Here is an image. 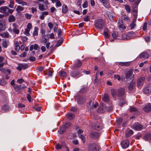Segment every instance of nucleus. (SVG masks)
<instances>
[{
    "instance_id": "nucleus-1",
    "label": "nucleus",
    "mask_w": 151,
    "mask_h": 151,
    "mask_svg": "<svg viewBox=\"0 0 151 151\" xmlns=\"http://www.w3.org/2000/svg\"><path fill=\"white\" fill-rule=\"evenodd\" d=\"M111 93L112 96L114 97L116 96L118 97L123 96L125 94V90L124 88H120L116 90L114 89H111Z\"/></svg>"
},
{
    "instance_id": "nucleus-2",
    "label": "nucleus",
    "mask_w": 151,
    "mask_h": 151,
    "mask_svg": "<svg viewBox=\"0 0 151 151\" xmlns=\"http://www.w3.org/2000/svg\"><path fill=\"white\" fill-rule=\"evenodd\" d=\"M29 105H31L33 108L37 111H39L41 110V107L37 106L34 98L31 93H29Z\"/></svg>"
},
{
    "instance_id": "nucleus-3",
    "label": "nucleus",
    "mask_w": 151,
    "mask_h": 151,
    "mask_svg": "<svg viewBox=\"0 0 151 151\" xmlns=\"http://www.w3.org/2000/svg\"><path fill=\"white\" fill-rule=\"evenodd\" d=\"M95 26L97 28L101 29L105 26V23L103 20L99 19L96 22Z\"/></svg>"
},
{
    "instance_id": "nucleus-4",
    "label": "nucleus",
    "mask_w": 151,
    "mask_h": 151,
    "mask_svg": "<svg viewBox=\"0 0 151 151\" xmlns=\"http://www.w3.org/2000/svg\"><path fill=\"white\" fill-rule=\"evenodd\" d=\"M99 147L96 144L92 143L88 145V150L89 151H99Z\"/></svg>"
},
{
    "instance_id": "nucleus-5",
    "label": "nucleus",
    "mask_w": 151,
    "mask_h": 151,
    "mask_svg": "<svg viewBox=\"0 0 151 151\" xmlns=\"http://www.w3.org/2000/svg\"><path fill=\"white\" fill-rule=\"evenodd\" d=\"M134 75L133 74L132 70H130L127 73L126 78L127 81H132L133 80Z\"/></svg>"
},
{
    "instance_id": "nucleus-6",
    "label": "nucleus",
    "mask_w": 151,
    "mask_h": 151,
    "mask_svg": "<svg viewBox=\"0 0 151 151\" xmlns=\"http://www.w3.org/2000/svg\"><path fill=\"white\" fill-rule=\"evenodd\" d=\"M44 4L38 3L39 5V9L42 11L45 10L48 8L47 4H49V2L47 0L44 1Z\"/></svg>"
},
{
    "instance_id": "nucleus-7",
    "label": "nucleus",
    "mask_w": 151,
    "mask_h": 151,
    "mask_svg": "<svg viewBox=\"0 0 151 151\" xmlns=\"http://www.w3.org/2000/svg\"><path fill=\"white\" fill-rule=\"evenodd\" d=\"M12 32L14 33L17 35H18L19 33V26L16 23H14L12 24Z\"/></svg>"
},
{
    "instance_id": "nucleus-8",
    "label": "nucleus",
    "mask_w": 151,
    "mask_h": 151,
    "mask_svg": "<svg viewBox=\"0 0 151 151\" xmlns=\"http://www.w3.org/2000/svg\"><path fill=\"white\" fill-rule=\"evenodd\" d=\"M76 100L78 104L82 105L85 102L86 99L82 96H78L76 97Z\"/></svg>"
},
{
    "instance_id": "nucleus-9",
    "label": "nucleus",
    "mask_w": 151,
    "mask_h": 151,
    "mask_svg": "<svg viewBox=\"0 0 151 151\" xmlns=\"http://www.w3.org/2000/svg\"><path fill=\"white\" fill-rule=\"evenodd\" d=\"M87 106L88 110H91L93 108H96L98 106V104L97 103H96L93 105V102L91 100L87 104Z\"/></svg>"
},
{
    "instance_id": "nucleus-10",
    "label": "nucleus",
    "mask_w": 151,
    "mask_h": 151,
    "mask_svg": "<svg viewBox=\"0 0 151 151\" xmlns=\"http://www.w3.org/2000/svg\"><path fill=\"white\" fill-rule=\"evenodd\" d=\"M70 75L72 77L77 78L81 76L80 72L78 70H74L71 72Z\"/></svg>"
},
{
    "instance_id": "nucleus-11",
    "label": "nucleus",
    "mask_w": 151,
    "mask_h": 151,
    "mask_svg": "<svg viewBox=\"0 0 151 151\" xmlns=\"http://www.w3.org/2000/svg\"><path fill=\"white\" fill-rule=\"evenodd\" d=\"M143 92L146 94L150 93L151 92V84H149L146 86L143 89Z\"/></svg>"
},
{
    "instance_id": "nucleus-12",
    "label": "nucleus",
    "mask_w": 151,
    "mask_h": 151,
    "mask_svg": "<svg viewBox=\"0 0 151 151\" xmlns=\"http://www.w3.org/2000/svg\"><path fill=\"white\" fill-rule=\"evenodd\" d=\"M6 29V22L4 19L0 20V32Z\"/></svg>"
},
{
    "instance_id": "nucleus-13",
    "label": "nucleus",
    "mask_w": 151,
    "mask_h": 151,
    "mask_svg": "<svg viewBox=\"0 0 151 151\" xmlns=\"http://www.w3.org/2000/svg\"><path fill=\"white\" fill-rule=\"evenodd\" d=\"M118 25L119 29L121 31H123L126 29V27L124 26L122 21L121 19L119 20Z\"/></svg>"
},
{
    "instance_id": "nucleus-14",
    "label": "nucleus",
    "mask_w": 151,
    "mask_h": 151,
    "mask_svg": "<svg viewBox=\"0 0 151 151\" xmlns=\"http://www.w3.org/2000/svg\"><path fill=\"white\" fill-rule=\"evenodd\" d=\"M132 128L137 130H140L142 129L143 126L141 124L136 123L133 125Z\"/></svg>"
},
{
    "instance_id": "nucleus-15",
    "label": "nucleus",
    "mask_w": 151,
    "mask_h": 151,
    "mask_svg": "<svg viewBox=\"0 0 151 151\" xmlns=\"http://www.w3.org/2000/svg\"><path fill=\"white\" fill-rule=\"evenodd\" d=\"M145 78L141 77L139 78L137 81V87L139 88L143 86L145 81Z\"/></svg>"
},
{
    "instance_id": "nucleus-16",
    "label": "nucleus",
    "mask_w": 151,
    "mask_h": 151,
    "mask_svg": "<svg viewBox=\"0 0 151 151\" xmlns=\"http://www.w3.org/2000/svg\"><path fill=\"white\" fill-rule=\"evenodd\" d=\"M129 142L127 140H125L121 143V145L124 149L127 148L129 146Z\"/></svg>"
},
{
    "instance_id": "nucleus-17",
    "label": "nucleus",
    "mask_w": 151,
    "mask_h": 151,
    "mask_svg": "<svg viewBox=\"0 0 151 151\" xmlns=\"http://www.w3.org/2000/svg\"><path fill=\"white\" fill-rule=\"evenodd\" d=\"M28 65L26 64H19L17 68L18 70L21 71L22 69H24L27 68Z\"/></svg>"
},
{
    "instance_id": "nucleus-18",
    "label": "nucleus",
    "mask_w": 151,
    "mask_h": 151,
    "mask_svg": "<svg viewBox=\"0 0 151 151\" xmlns=\"http://www.w3.org/2000/svg\"><path fill=\"white\" fill-rule=\"evenodd\" d=\"M143 110L146 112H149L151 110V104H147L143 108Z\"/></svg>"
},
{
    "instance_id": "nucleus-19",
    "label": "nucleus",
    "mask_w": 151,
    "mask_h": 151,
    "mask_svg": "<svg viewBox=\"0 0 151 151\" xmlns=\"http://www.w3.org/2000/svg\"><path fill=\"white\" fill-rule=\"evenodd\" d=\"M48 35H42V38L41 40V42L42 43H45L49 39Z\"/></svg>"
},
{
    "instance_id": "nucleus-20",
    "label": "nucleus",
    "mask_w": 151,
    "mask_h": 151,
    "mask_svg": "<svg viewBox=\"0 0 151 151\" xmlns=\"http://www.w3.org/2000/svg\"><path fill=\"white\" fill-rule=\"evenodd\" d=\"M102 100L105 102L108 103L109 101V97L107 94H104L102 98Z\"/></svg>"
},
{
    "instance_id": "nucleus-21",
    "label": "nucleus",
    "mask_w": 151,
    "mask_h": 151,
    "mask_svg": "<svg viewBox=\"0 0 151 151\" xmlns=\"http://www.w3.org/2000/svg\"><path fill=\"white\" fill-rule=\"evenodd\" d=\"M149 57V55L146 52H142L139 55V58H140L147 59Z\"/></svg>"
},
{
    "instance_id": "nucleus-22",
    "label": "nucleus",
    "mask_w": 151,
    "mask_h": 151,
    "mask_svg": "<svg viewBox=\"0 0 151 151\" xmlns=\"http://www.w3.org/2000/svg\"><path fill=\"white\" fill-rule=\"evenodd\" d=\"M8 7L3 6L0 8V12L7 14V9Z\"/></svg>"
},
{
    "instance_id": "nucleus-23",
    "label": "nucleus",
    "mask_w": 151,
    "mask_h": 151,
    "mask_svg": "<svg viewBox=\"0 0 151 151\" xmlns=\"http://www.w3.org/2000/svg\"><path fill=\"white\" fill-rule=\"evenodd\" d=\"M109 30L107 27L104 28V34L105 37L108 38L110 36V35L109 34Z\"/></svg>"
},
{
    "instance_id": "nucleus-24",
    "label": "nucleus",
    "mask_w": 151,
    "mask_h": 151,
    "mask_svg": "<svg viewBox=\"0 0 151 151\" xmlns=\"http://www.w3.org/2000/svg\"><path fill=\"white\" fill-rule=\"evenodd\" d=\"M0 35L2 37L5 38H8L10 36L9 34L7 32H4L1 33Z\"/></svg>"
},
{
    "instance_id": "nucleus-25",
    "label": "nucleus",
    "mask_w": 151,
    "mask_h": 151,
    "mask_svg": "<svg viewBox=\"0 0 151 151\" xmlns=\"http://www.w3.org/2000/svg\"><path fill=\"white\" fill-rule=\"evenodd\" d=\"M133 133V131L132 129H129L127 130L126 133V136L127 137H128Z\"/></svg>"
},
{
    "instance_id": "nucleus-26",
    "label": "nucleus",
    "mask_w": 151,
    "mask_h": 151,
    "mask_svg": "<svg viewBox=\"0 0 151 151\" xmlns=\"http://www.w3.org/2000/svg\"><path fill=\"white\" fill-rule=\"evenodd\" d=\"M104 5L106 8L109 7V4L107 0H99Z\"/></svg>"
},
{
    "instance_id": "nucleus-27",
    "label": "nucleus",
    "mask_w": 151,
    "mask_h": 151,
    "mask_svg": "<svg viewBox=\"0 0 151 151\" xmlns=\"http://www.w3.org/2000/svg\"><path fill=\"white\" fill-rule=\"evenodd\" d=\"M8 21L9 22H14L16 20L15 17L13 15H11L8 18Z\"/></svg>"
},
{
    "instance_id": "nucleus-28",
    "label": "nucleus",
    "mask_w": 151,
    "mask_h": 151,
    "mask_svg": "<svg viewBox=\"0 0 151 151\" xmlns=\"http://www.w3.org/2000/svg\"><path fill=\"white\" fill-rule=\"evenodd\" d=\"M21 87V85H18L17 84H16L13 87V88L17 92H20L21 91H20V87Z\"/></svg>"
},
{
    "instance_id": "nucleus-29",
    "label": "nucleus",
    "mask_w": 151,
    "mask_h": 151,
    "mask_svg": "<svg viewBox=\"0 0 151 151\" xmlns=\"http://www.w3.org/2000/svg\"><path fill=\"white\" fill-rule=\"evenodd\" d=\"M68 10L67 6L65 4H63L62 6V12L64 14L66 13Z\"/></svg>"
},
{
    "instance_id": "nucleus-30",
    "label": "nucleus",
    "mask_w": 151,
    "mask_h": 151,
    "mask_svg": "<svg viewBox=\"0 0 151 151\" xmlns=\"http://www.w3.org/2000/svg\"><path fill=\"white\" fill-rule=\"evenodd\" d=\"M136 83L133 82L131 84H130L128 86V88L130 91H132L134 88L135 86Z\"/></svg>"
},
{
    "instance_id": "nucleus-31",
    "label": "nucleus",
    "mask_w": 151,
    "mask_h": 151,
    "mask_svg": "<svg viewBox=\"0 0 151 151\" xmlns=\"http://www.w3.org/2000/svg\"><path fill=\"white\" fill-rule=\"evenodd\" d=\"M130 62H120L119 63V64L121 66H127L130 65Z\"/></svg>"
},
{
    "instance_id": "nucleus-32",
    "label": "nucleus",
    "mask_w": 151,
    "mask_h": 151,
    "mask_svg": "<svg viewBox=\"0 0 151 151\" xmlns=\"http://www.w3.org/2000/svg\"><path fill=\"white\" fill-rule=\"evenodd\" d=\"M38 47V45L37 44H35L34 45H31L30 46V51H32L33 49L35 50H37Z\"/></svg>"
},
{
    "instance_id": "nucleus-33",
    "label": "nucleus",
    "mask_w": 151,
    "mask_h": 151,
    "mask_svg": "<svg viewBox=\"0 0 151 151\" xmlns=\"http://www.w3.org/2000/svg\"><path fill=\"white\" fill-rule=\"evenodd\" d=\"M66 130L65 128V127L63 126L62 127H60L59 129L58 130V132L59 133L62 134L65 132Z\"/></svg>"
},
{
    "instance_id": "nucleus-34",
    "label": "nucleus",
    "mask_w": 151,
    "mask_h": 151,
    "mask_svg": "<svg viewBox=\"0 0 151 151\" xmlns=\"http://www.w3.org/2000/svg\"><path fill=\"white\" fill-rule=\"evenodd\" d=\"M82 65V63L81 62L80 60H78L75 65L74 68H76V67L78 68L80 67Z\"/></svg>"
},
{
    "instance_id": "nucleus-35",
    "label": "nucleus",
    "mask_w": 151,
    "mask_h": 151,
    "mask_svg": "<svg viewBox=\"0 0 151 151\" xmlns=\"http://www.w3.org/2000/svg\"><path fill=\"white\" fill-rule=\"evenodd\" d=\"M144 139L146 141L151 140V134H146L144 137Z\"/></svg>"
},
{
    "instance_id": "nucleus-36",
    "label": "nucleus",
    "mask_w": 151,
    "mask_h": 151,
    "mask_svg": "<svg viewBox=\"0 0 151 151\" xmlns=\"http://www.w3.org/2000/svg\"><path fill=\"white\" fill-rule=\"evenodd\" d=\"M74 115L72 113L68 114L66 115L67 117L69 119L71 120L74 118Z\"/></svg>"
},
{
    "instance_id": "nucleus-37",
    "label": "nucleus",
    "mask_w": 151,
    "mask_h": 151,
    "mask_svg": "<svg viewBox=\"0 0 151 151\" xmlns=\"http://www.w3.org/2000/svg\"><path fill=\"white\" fill-rule=\"evenodd\" d=\"M121 18L122 20H124L127 22H129L130 21L129 17L126 15H122Z\"/></svg>"
},
{
    "instance_id": "nucleus-38",
    "label": "nucleus",
    "mask_w": 151,
    "mask_h": 151,
    "mask_svg": "<svg viewBox=\"0 0 151 151\" xmlns=\"http://www.w3.org/2000/svg\"><path fill=\"white\" fill-rule=\"evenodd\" d=\"M39 30L38 28L37 27L34 28V30L33 32V36H37L38 35V31Z\"/></svg>"
},
{
    "instance_id": "nucleus-39",
    "label": "nucleus",
    "mask_w": 151,
    "mask_h": 151,
    "mask_svg": "<svg viewBox=\"0 0 151 151\" xmlns=\"http://www.w3.org/2000/svg\"><path fill=\"white\" fill-rule=\"evenodd\" d=\"M91 137L94 138H97L99 137V134L96 132H93L91 133Z\"/></svg>"
},
{
    "instance_id": "nucleus-40",
    "label": "nucleus",
    "mask_w": 151,
    "mask_h": 151,
    "mask_svg": "<svg viewBox=\"0 0 151 151\" xmlns=\"http://www.w3.org/2000/svg\"><path fill=\"white\" fill-rule=\"evenodd\" d=\"M9 3L10 4L8 6L9 7L11 8H13L14 4V0H10Z\"/></svg>"
},
{
    "instance_id": "nucleus-41",
    "label": "nucleus",
    "mask_w": 151,
    "mask_h": 151,
    "mask_svg": "<svg viewBox=\"0 0 151 151\" xmlns=\"http://www.w3.org/2000/svg\"><path fill=\"white\" fill-rule=\"evenodd\" d=\"M124 6L127 12L128 13H130L131 11L130 6L128 5H124Z\"/></svg>"
},
{
    "instance_id": "nucleus-42",
    "label": "nucleus",
    "mask_w": 151,
    "mask_h": 151,
    "mask_svg": "<svg viewBox=\"0 0 151 151\" xmlns=\"http://www.w3.org/2000/svg\"><path fill=\"white\" fill-rule=\"evenodd\" d=\"M102 128V125L101 124H96L95 125L94 129L97 130H99Z\"/></svg>"
},
{
    "instance_id": "nucleus-43",
    "label": "nucleus",
    "mask_w": 151,
    "mask_h": 151,
    "mask_svg": "<svg viewBox=\"0 0 151 151\" xmlns=\"http://www.w3.org/2000/svg\"><path fill=\"white\" fill-rule=\"evenodd\" d=\"M118 33L116 32H114L111 34V36L113 39H115L117 38L118 37Z\"/></svg>"
},
{
    "instance_id": "nucleus-44",
    "label": "nucleus",
    "mask_w": 151,
    "mask_h": 151,
    "mask_svg": "<svg viewBox=\"0 0 151 151\" xmlns=\"http://www.w3.org/2000/svg\"><path fill=\"white\" fill-rule=\"evenodd\" d=\"M78 137L80 138L82 140L83 143H85V137L82 134H78Z\"/></svg>"
},
{
    "instance_id": "nucleus-45",
    "label": "nucleus",
    "mask_w": 151,
    "mask_h": 151,
    "mask_svg": "<svg viewBox=\"0 0 151 151\" xmlns=\"http://www.w3.org/2000/svg\"><path fill=\"white\" fill-rule=\"evenodd\" d=\"M71 124L69 122H66L65 124L63 125V127H65V129H67L71 127Z\"/></svg>"
},
{
    "instance_id": "nucleus-46",
    "label": "nucleus",
    "mask_w": 151,
    "mask_h": 151,
    "mask_svg": "<svg viewBox=\"0 0 151 151\" xmlns=\"http://www.w3.org/2000/svg\"><path fill=\"white\" fill-rule=\"evenodd\" d=\"M23 9L24 8L23 7L20 6H18L16 9V10L18 12H19L20 11H22Z\"/></svg>"
},
{
    "instance_id": "nucleus-47",
    "label": "nucleus",
    "mask_w": 151,
    "mask_h": 151,
    "mask_svg": "<svg viewBox=\"0 0 151 151\" xmlns=\"http://www.w3.org/2000/svg\"><path fill=\"white\" fill-rule=\"evenodd\" d=\"M44 69V68L42 66H40L36 68V70L38 72H40L42 71Z\"/></svg>"
},
{
    "instance_id": "nucleus-48",
    "label": "nucleus",
    "mask_w": 151,
    "mask_h": 151,
    "mask_svg": "<svg viewBox=\"0 0 151 151\" xmlns=\"http://www.w3.org/2000/svg\"><path fill=\"white\" fill-rule=\"evenodd\" d=\"M126 100L124 98L121 99L120 100L119 104L120 106H122L126 103Z\"/></svg>"
},
{
    "instance_id": "nucleus-49",
    "label": "nucleus",
    "mask_w": 151,
    "mask_h": 151,
    "mask_svg": "<svg viewBox=\"0 0 151 151\" xmlns=\"http://www.w3.org/2000/svg\"><path fill=\"white\" fill-rule=\"evenodd\" d=\"M60 75V76L63 77H65L66 76V73L64 71H62L59 72Z\"/></svg>"
},
{
    "instance_id": "nucleus-50",
    "label": "nucleus",
    "mask_w": 151,
    "mask_h": 151,
    "mask_svg": "<svg viewBox=\"0 0 151 151\" xmlns=\"http://www.w3.org/2000/svg\"><path fill=\"white\" fill-rule=\"evenodd\" d=\"M139 2H135L134 4L132 5V8L133 9V10H136V9L137 8V6L139 4Z\"/></svg>"
},
{
    "instance_id": "nucleus-51",
    "label": "nucleus",
    "mask_w": 151,
    "mask_h": 151,
    "mask_svg": "<svg viewBox=\"0 0 151 151\" xmlns=\"http://www.w3.org/2000/svg\"><path fill=\"white\" fill-rule=\"evenodd\" d=\"M129 110L131 112H136L137 113L138 112L137 109L134 107H131Z\"/></svg>"
},
{
    "instance_id": "nucleus-52",
    "label": "nucleus",
    "mask_w": 151,
    "mask_h": 151,
    "mask_svg": "<svg viewBox=\"0 0 151 151\" xmlns=\"http://www.w3.org/2000/svg\"><path fill=\"white\" fill-rule=\"evenodd\" d=\"M56 149L57 150L61 149L62 147V145L60 144L59 143L57 144L55 146Z\"/></svg>"
},
{
    "instance_id": "nucleus-53",
    "label": "nucleus",
    "mask_w": 151,
    "mask_h": 151,
    "mask_svg": "<svg viewBox=\"0 0 151 151\" xmlns=\"http://www.w3.org/2000/svg\"><path fill=\"white\" fill-rule=\"evenodd\" d=\"M24 34L27 36L28 35V24L27 25V28L25 29V30L24 32Z\"/></svg>"
},
{
    "instance_id": "nucleus-54",
    "label": "nucleus",
    "mask_w": 151,
    "mask_h": 151,
    "mask_svg": "<svg viewBox=\"0 0 151 151\" xmlns=\"http://www.w3.org/2000/svg\"><path fill=\"white\" fill-rule=\"evenodd\" d=\"M84 20L85 22H87L90 21V18L89 16H87L83 17Z\"/></svg>"
},
{
    "instance_id": "nucleus-55",
    "label": "nucleus",
    "mask_w": 151,
    "mask_h": 151,
    "mask_svg": "<svg viewBox=\"0 0 151 151\" xmlns=\"http://www.w3.org/2000/svg\"><path fill=\"white\" fill-rule=\"evenodd\" d=\"M136 25L135 23H132L130 25V27H131V29H134L136 27Z\"/></svg>"
},
{
    "instance_id": "nucleus-56",
    "label": "nucleus",
    "mask_w": 151,
    "mask_h": 151,
    "mask_svg": "<svg viewBox=\"0 0 151 151\" xmlns=\"http://www.w3.org/2000/svg\"><path fill=\"white\" fill-rule=\"evenodd\" d=\"M63 41L62 40H59L58 41L57 43L56 44V47H59L60 46L62 43Z\"/></svg>"
},
{
    "instance_id": "nucleus-57",
    "label": "nucleus",
    "mask_w": 151,
    "mask_h": 151,
    "mask_svg": "<svg viewBox=\"0 0 151 151\" xmlns=\"http://www.w3.org/2000/svg\"><path fill=\"white\" fill-rule=\"evenodd\" d=\"M14 11V10L10 9L8 7L7 9V14L8 13L9 14H12Z\"/></svg>"
},
{
    "instance_id": "nucleus-58",
    "label": "nucleus",
    "mask_w": 151,
    "mask_h": 151,
    "mask_svg": "<svg viewBox=\"0 0 151 151\" xmlns=\"http://www.w3.org/2000/svg\"><path fill=\"white\" fill-rule=\"evenodd\" d=\"M7 42L6 41V40H5V41H4L3 42L2 45L4 47L6 48L7 47Z\"/></svg>"
},
{
    "instance_id": "nucleus-59",
    "label": "nucleus",
    "mask_w": 151,
    "mask_h": 151,
    "mask_svg": "<svg viewBox=\"0 0 151 151\" xmlns=\"http://www.w3.org/2000/svg\"><path fill=\"white\" fill-rule=\"evenodd\" d=\"M114 78L115 79L119 81L121 79L120 76L119 75H114Z\"/></svg>"
},
{
    "instance_id": "nucleus-60",
    "label": "nucleus",
    "mask_w": 151,
    "mask_h": 151,
    "mask_svg": "<svg viewBox=\"0 0 151 151\" xmlns=\"http://www.w3.org/2000/svg\"><path fill=\"white\" fill-rule=\"evenodd\" d=\"M56 6H61L62 5L61 3L59 0H58V1H56Z\"/></svg>"
},
{
    "instance_id": "nucleus-61",
    "label": "nucleus",
    "mask_w": 151,
    "mask_h": 151,
    "mask_svg": "<svg viewBox=\"0 0 151 151\" xmlns=\"http://www.w3.org/2000/svg\"><path fill=\"white\" fill-rule=\"evenodd\" d=\"M147 24L146 22L144 23L142 28L143 30L145 31L146 29L147 28Z\"/></svg>"
},
{
    "instance_id": "nucleus-62",
    "label": "nucleus",
    "mask_w": 151,
    "mask_h": 151,
    "mask_svg": "<svg viewBox=\"0 0 151 151\" xmlns=\"http://www.w3.org/2000/svg\"><path fill=\"white\" fill-rule=\"evenodd\" d=\"M29 60L31 61H34L36 60V58L35 57L30 56L29 58Z\"/></svg>"
},
{
    "instance_id": "nucleus-63",
    "label": "nucleus",
    "mask_w": 151,
    "mask_h": 151,
    "mask_svg": "<svg viewBox=\"0 0 151 151\" xmlns=\"http://www.w3.org/2000/svg\"><path fill=\"white\" fill-rule=\"evenodd\" d=\"M133 16H134V17L135 18H137V12L136 10H133Z\"/></svg>"
},
{
    "instance_id": "nucleus-64",
    "label": "nucleus",
    "mask_w": 151,
    "mask_h": 151,
    "mask_svg": "<svg viewBox=\"0 0 151 151\" xmlns=\"http://www.w3.org/2000/svg\"><path fill=\"white\" fill-rule=\"evenodd\" d=\"M24 81L22 78L18 79L17 80V82L19 83H21L24 82Z\"/></svg>"
}]
</instances>
